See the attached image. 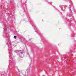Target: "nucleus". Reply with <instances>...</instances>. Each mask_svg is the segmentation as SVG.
Instances as JSON below:
<instances>
[{"label":"nucleus","instance_id":"9b49d317","mask_svg":"<svg viewBox=\"0 0 76 76\" xmlns=\"http://www.w3.org/2000/svg\"><path fill=\"white\" fill-rule=\"evenodd\" d=\"M71 0H69V1H70Z\"/></svg>","mask_w":76,"mask_h":76},{"label":"nucleus","instance_id":"6e6552de","mask_svg":"<svg viewBox=\"0 0 76 76\" xmlns=\"http://www.w3.org/2000/svg\"><path fill=\"white\" fill-rule=\"evenodd\" d=\"M34 27H35V28H36V27L35 26H34Z\"/></svg>","mask_w":76,"mask_h":76},{"label":"nucleus","instance_id":"20e7f679","mask_svg":"<svg viewBox=\"0 0 76 76\" xmlns=\"http://www.w3.org/2000/svg\"><path fill=\"white\" fill-rule=\"evenodd\" d=\"M20 51H18V55H20V52H20Z\"/></svg>","mask_w":76,"mask_h":76},{"label":"nucleus","instance_id":"423d86ee","mask_svg":"<svg viewBox=\"0 0 76 76\" xmlns=\"http://www.w3.org/2000/svg\"><path fill=\"white\" fill-rule=\"evenodd\" d=\"M31 64H29V67H30V66H31Z\"/></svg>","mask_w":76,"mask_h":76},{"label":"nucleus","instance_id":"0eeeda50","mask_svg":"<svg viewBox=\"0 0 76 76\" xmlns=\"http://www.w3.org/2000/svg\"><path fill=\"white\" fill-rule=\"evenodd\" d=\"M49 4H51V2H50L49 3Z\"/></svg>","mask_w":76,"mask_h":76},{"label":"nucleus","instance_id":"1a4fd4ad","mask_svg":"<svg viewBox=\"0 0 76 76\" xmlns=\"http://www.w3.org/2000/svg\"><path fill=\"white\" fill-rule=\"evenodd\" d=\"M7 40H8V39H7Z\"/></svg>","mask_w":76,"mask_h":76},{"label":"nucleus","instance_id":"f8f14e48","mask_svg":"<svg viewBox=\"0 0 76 76\" xmlns=\"http://www.w3.org/2000/svg\"><path fill=\"white\" fill-rule=\"evenodd\" d=\"M7 44H9V43H7Z\"/></svg>","mask_w":76,"mask_h":76},{"label":"nucleus","instance_id":"f03ea898","mask_svg":"<svg viewBox=\"0 0 76 76\" xmlns=\"http://www.w3.org/2000/svg\"><path fill=\"white\" fill-rule=\"evenodd\" d=\"M18 51H19V50H16L15 51V53H17V54H18Z\"/></svg>","mask_w":76,"mask_h":76},{"label":"nucleus","instance_id":"2eb2a0df","mask_svg":"<svg viewBox=\"0 0 76 76\" xmlns=\"http://www.w3.org/2000/svg\"><path fill=\"white\" fill-rule=\"evenodd\" d=\"M9 58H10V57H9Z\"/></svg>","mask_w":76,"mask_h":76},{"label":"nucleus","instance_id":"7ed1b4c3","mask_svg":"<svg viewBox=\"0 0 76 76\" xmlns=\"http://www.w3.org/2000/svg\"><path fill=\"white\" fill-rule=\"evenodd\" d=\"M19 53H20L21 54H23V51H22L21 52L20 51V52H19Z\"/></svg>","mask_w":76,"mask_h":76},{"label":"nucleus","instance_id":"dca6fc26","mask_svg":"<svg viewBox=\"0 0 76 76\" xmlns=\"http://www.w3.org/2000/svg\"><path fill=\"white\" fill-rule=\"evenodd\" d=\"M31 23H32V22Z\"/></svg>","mask_w":76,"mask_h":76},{"label":"nucleus","instance_id":"39448f33","mask_svg":"<svg viewBox=\"0 0 76 76\" xmlns=\"http://www.w3.org/2000/svg\"><path fill=\"white\" fill-rule=\"evenodd\" d=\"M14 38L15 39H16V38H17V37H16V36H14Z\"/></svg>","mask_w":76,"mask_h":76},{"label":"nucleus","instance_id":"ddd939ff","mask_svg":"<svg viewBox=\"0 0 76 76\" xmlns=\"http://www.w3.org/2000/svg\"><path fill=\"white\" fill-rule=\"evenodd\" d=\"M32 26H33V25H32Z\"/></svg>","mask_w":76,"mask_h":76},{"label":"nucleus","instance_id":"f257e3e1","mask_svg":"<svg viewBox=\"0 0 76 76\" xmlns=\"http://www.w3.org/2000/svg\"><path fill=\"white\" fill-rule=\"evenodd\" d=\"M26 71V73H29V70L28 69H27Z\"/></svg>","mask_w":76,"mask_h":76},{"label":"nucleus","instance_id":"4468645a","mask_svg":"<svg viewBox=\"0 0 76 76\" xmlns=\"http://www.w3.org/2000/svg\"><path fill=\"white\" fill-rule=\"evenodd\" d=\"M33 25H34V24H33Z\"/></svg>","mask_w":76,"mask_h":76},{"label":"nucleus","instance_id":"9d476101","mask_svg":"<svg viewBox=\"0 0 76 76\" xmlns=\"http://www.w3.org/2000/svg\"><path fill=\"white\" fill-rule=\"evenodd\" d=\"M9 62H10V60H9Z\"/></svg>","mask_w":76,"mask_h":76}]
</instances>
